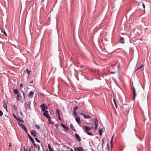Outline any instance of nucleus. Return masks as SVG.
Here are the masks:
<instances>
[{
	"label": "nucleus",
	"instance_id": "nucleus-59",
	"mask_svg": "<svg viewBox=\"0 0 151 151\" xmlns=\"http://www.w3.org/2000/svg\"><path fill=\"white\" fill-rule=\"evenodd\" d=\"M124 129L122 131V132H123V131H124Z\"/></svg>",
	"mask_w": 151,
	"mask_h": 151
},
{
	"label": "nucleus",
	"instance_id": "nucleus-57",
	"mask_svg": "<svg viewBox=\"0 0 151 151\" xmlns=\"http://www.w3.org/2000/svg\"><path fill=\"white\" fill-rule=\"evenodd\" d=\"M29 151H31L30 148L29 150Z\"/></svg>",
	"mask_w": 151,
	"mask_h": 151
},
{
	"label": "nucleus",
	"instance_id": "nucleus-64",
	"mask_svg": "<svg viewBox=\"0 0 151 151\" xmlns=\"http://www.w3.org/2000/svg\"><path fill=\"white\" fill-rule=\"evenodd\" d=\"M21 115H22V114L21 113Z\"/></svg>",
	"mask_w": 151,
	"mask_h": 151
},
{
	"label": "nucleus",
	"instance_id": "nucleus-58",
	"mask_svg": "<svg viewBox=\"0 0 151 151\" xmlns=\"http://www.w3.org/2000/svg\"><path fill=\"white\" fill-rule=\"evenodd\" d=\"M93 127H92L91 128V129H93Z\"/></svg>",
	"mask_w": 151,
	"mask_h": 151
},
{
	"label": "nucleus",
	"instance_id": "nucleus-47",
	"mask_svg": "<svg viewBox=\"0 0 151 151\" xmlns=\"http://www.w3.org/2000/svg\"><path fill=\"white\" fill-rule=\"evenodd\" d=\"M20 87L21 88H22L23 86V85L22 84H20Z\"/></svg>",
	"mask_w": 151,
	"mask_h": 151
},
{
	"label": "nucleus",
	"instance_id": "nucleus-12",
	"mask_svg": "<svg viewBox=\"0 0 151 151\" xmlns=\"http://www.w3.org/2000/svg\"><path fill=\"white\" fill-rule=\"evenodd\" d=\"M18 99V100H19V99H21L22 98V96H21V93L20 92H19L18 94H17V98Z\"/></svg>",
	"mask_w": 151,
	"mask_h": 151
},
{
	"label": "nucleus",
	"instance_id": "nucleus-45",
	"mask_svg": "<svg viewBox=\"0 0 151 151\" xmlns=\"http://www.w3.org/2000/svg\"><path fill=\"white\" fill-rule=\"evenodd\" d=\"M142 6H143V8L144 9H145V4L143 3L142 4Z\"/></svg>",
	"mask_w": 151,
	"mask_h": 151
},
{
	"label": "nucleus",
	"instance_id": "nucleus-44",
	"mask_svg": "<svg viewBox=\"0 0 151 151\" xmlns=\"http://www.w3.org/2000/svg\"><path fill=\"white\" fill-rule=\"evenodd\" d=\"M40 95L42 96L43 97H45V94L43 93H40Z\"/></svg>",
	"mask_w": 151,
	"mask_h": 151
},
{
	"label": "nucleus",
	"instance_id": "nucleus-63",
	"mask_svg": "<svg viewBox=\"0 0 151 151\" xmlns=\"http://www.w3.org/2000/svg\"><path fill=\"white\" fill-rule=\"evenodd\" d=\"M100 144V143H99V146Z\"/></svg>",
	"mask_w": 151,
	"mask_h": 151
},
{
	"label": "nucleus",
	"instance_id": "nucleus-5",
	"mask_svg": "<svg viewBox=\"0 0 151 151\" xmlns=\"http://www.w3.org/2000/svg\"><path fill=\"white\" fill-rule=\"evenodd\" d=\"M132 89H133V100H134L135 97L137 95L136 93V91H135V89L133 86V87H132Z\"/></svg>",
	"mask_w": 151,
	"mask_h": 151
},
{
	"label": "nucleus",
	"instance_id": "nucleus-8",
	"mask_svg": "<svg viewBox=\"0 0 151 151\" xmlns=\"http://www.w3.org/2000/svg\"><path fill=\"white\" fill-rule=\"evenodd\" d=\"M37 132L35 131V130H32L31 131V134L32 135L34 136L35 137H36L37 136Z\"/></svg>",
	"mask_w": 151,
	"mask_h": 151
},
{
	"label": "nucleus",
	"instance_id": "nucleus-51",
	"mask_svg": "<svg viewBox=\"0 0 151 151\" xmlns=\"http://www.w3.org/2000/svg\"><path fill=\"white\" fill-rule=\"evenodd\" d=\"M12 146V145H11L10 143H9V147H11Z\"/></svg>",
	"mask_w": 151,
	"mask_h": 151
},
{
	"label": "nucleus",
	"instance_id": "nucleus-25",
	"mask_svg": "<svg viewBox=\"0 0 151 151\" xmlns=\"http://www.w3.org/2000/svg\"><path fill=\"white\" fill-rule=\"evenodd\" d=\"M48 147L50 151H53L52 150V149L51 148V146L50 144H48Z\"/></svg>",
	"mask_w": 151,
	"mask_h": 151
},
{
	"label": "nucleus",
	"instance_id": "nucleus-16",
	"mask_svg": "<svg viewBox=\"0 0 151 151\" xmlns=\"http://www.w3.org/2000/svg\"><path fill=\"white\" fill-rule=\"evenodd\" d=\"M70 127L71 129H72L73 131L76 132V130L73 124L71 123L70 124Z\"/></svg>",
	"mask_w": 151,
	"mask_h": 151
},
{
	"label": "nucleus",
	"instance_id": "nucleus-22",
	"mask_svg": "<svg viewBox=\"0 0 151 151\" xmlns=\"http://www.w3.org/2000/svg\"><path fill=\"white\" fill-rule=\"evenodd\" d=\"M102 129L101 128L100 129H99V134L100 136H101L102 135Z\"/></svg>",
	"mask_w": 151,
	"mask_h": 151
},
{
	"label": "nucleus",
	"instance_id": "nucleus-14",
	"mask_svg": "<svg viewBox=\"0 0 151 151\" xmlns=\"http://www.w3.org/2000/svg\"><path fill=\"white\" fill-rule=\"evenodd\" d=\"M119 42L122 44H124L125 42L123 37H121L119 40Z\"/></svg>",
	"mask_w": 151,
	"mask_h": 151
},
{
	"label": "nucleus",
	"instance_id": "nucleus-61",
	"mask_svg": "<svg viewBox=\"0 0 151 151\" xmlns=\"http://www.w3.org/2000/svg\"><path fill=\"white\" fill-rule=\"evenodd\" d=\"M122 34H123V35H124V33H122Z\"/></svg>",
	"mask_w": 151,
	"mask_h": 151
},
{
	"label": "nucleus",
	"instance_id": "nucleus-13",
	"mask_svg": "<svg viewBox=\"0 0 151 151\" xmlns=\"http://www.w3.org/2000/svg\"><path fill=\"white\" fill-rule=\"evenodd\" d=\"M61 126L63 128L67 129V130H69V128L68 127L65 126L64 124H61Z\"/></svg>",
	"mask_w": 151,
	"mask_h": 151
},
{
	"label": "nucleus",
	"instance_id": "nucleus-20",
	"mask_svg": "<svg viewBox=\"0 0 151 151\" xmlns=\"http://www.w3.org/2000/svg\"><path fill=\"white\" fill-rule=\"evenodd\" d=\"M84 117L85 119H89V118H91V117L89 115H86L85 114L83 116Z\"/></svg>",
	"mask_w": 151,
	"mask_h": 151
},
{
	"label": "nucleus",
	"instance_id": "nucleus-36",
	"mask_svg": "<svg viewBox=\"0 0 151 151\" xmlns=\"http://www.w3.org/2000/svg\"><path fill=\"white\" fill-rule=\"evenodd\" d=\"M144 65H141L139 67H138L136 70V71L138 70L139 69L142 68Z\"/></svg>",
	"mask_w": 151,
	"mask_h": 151
},
{
	"label": "nucleus",
	"instance_id": "nucleus-31",
	"mask_svg": "<svg viewBox=\"0 0 151 151\" xmlns=\"http://www.w3.org/2000/svg\"><path fill=\"white\" fill-rule=\"evenodd\" d=\"M35 127L38 129H40V127L39 125L38 124H36L35 125Z\"/></svg>",
	"mask_w": 151,
	"mask_h": 151
},
{
	"label": "nucleus",
	"instance_id": "nucleus-10",
	"mask_svg": "<svg viewBox=\"0 0 151 151\" xmlns=\"http://www.w3.org/2000/svg\"><path fill=\"white\" fill-rule=\"evenodd\" d=\"M27 135L29 137L30 140L32 142V143H34V142L35 141L34 139L30 135L28 134L27 133Z\"/></svg>",
	"mask_w": 151,
	"mask_h": 151
},
{
	"label": "nucleus",
	"instance_id": "nucleus-62",
	"mask_svg": "<svg viewBox=\"0 0 151 151\" xmlns=\"http://www.w3.org/2000/svg\"><path fill=\"white\" fill-rule=\"evenodd\" d=\"M67 147V149H68V147Z\"/></svg>",
	"mask_w": 151,
	"mask_h": 151
},
{
	"label": "nucleus",
	"instance_id": "nucleus-55",
	"mask_svg": "<svg viewBox=\"0 0 151 151\" xmlns=\"http://www.w3.org/2000/svg\"><path fill=\"white\" fill-rule=\"evenodd\" d=\"M127 105V104H124L123 106V108H124V105Z\"/></svg>",
	"mask_w": 151,
	"mask_h": 151
},
{
	"label": "nucleus",
	"instance_id": "nucleus-27",
	"mask_svg": "<svg viewBox=\"0 0 151 151\" xmlns=\"http://www.w3.org/2000/svg\"><path fill=\"white\" fill-rule=\"evenodd\" d=\"M26 71L28 75H29L31 72V71L29 70L28 68H26Z\"/></svg>",
	"mask_w": 151,
	"mask_h": 151
},
{
	"label": "nucleus",
	"instance_id": "nucleus-38",
	"mask_svg": "<svg viewBox=\"0 0 151 151\" xmlns=\"http://www.w3.org/2000/svg\"><path fill=\"white\" fill-rule=\"evenodd\" d=\"M56 113H58V114H60V110L59 109H57L56 110Z\"/></svg>",
	"mask_w": 151,
	"mask_h": 151
},
{
	"label": "nucleus",
	"instance_id": "nucleus-48",
	"mask_svg": "<svg viewBox=\"0 0 151 151\" xmlns=\"http://www.w3.org/2000/svg\"><path fill=\"white\" fill-rule=\"evenodd\" d=\"M24 151H27V149H25L24 147Z\"/></svg>",
	"mask_w": 151,
	"mask_h": 151
},
{
	"label": "nucleus",
	"instance_id": "nucleus-7",
	"mask_svg": "<svg viewBox=\"0 0 151 151\" xmlns=\"http://www.w3.org/2000/svg\"><path fill=\"white\" fill-rule=\"evenodd\" d=\"M75 137L79 141H81V138L79 135L77 133H76L75 134Z\"/></svg>",
	"mask_w": 151,
	"mask_h": 151
},
{
	"label": "nucleus",
	"instance_id": "nucleus-33",
	"mask_svg": "<svg viewBox=\"0 0 151 151\" xmlns=\"http://www.w3.org/2000/svg\"><path fill=\"white\" fill-rule=\"evenodd\" d=\"M32 143L33 144L34 147L36 148H37V145L35 143V142L34 141V143Z\"/></svg>",
	"mask_w": 151,
	"mask_h": 151
},
{
	"label": "nucleus",
	"instance_id": "nucleus-15",
	"mask_svg": "<svg viewBox=\"0 0 151 151\" xmlns=\"http://www.w3.org/2000/svg\"><path fill=\"white\" fill-rule=\"evenodd\" d=\"M76 120L78 124H79L81 123V122L79 117H76Z\"/></svg>",
	"mask_w": 151,
	"mask_h": 151
},
{
	"label": "nucleus",
	"instance_id": "nucleus-28",
	"mask_svg": "<svg viewBox=\"0 0 151 151\" xmlns=\"http://www.w3.org/2000/svg\"><path fill=\"white\" fill-rule=\"evenodd\" d=\"M74 70L75 72H76L80 74H81V70H76V69H75V68L74 69Z\"/></svg>",
	"mask_w": 151,
	"mask_h": 151
},
{
	"label": "nucleus",
	"instance_id": "nucleus-41",
	"mask_svg": "<svg viewBox=\"0 0 151 151\" xmlns=\"http://www.w3.org/2000/svg\"><path fill=\"white\" fill-rule=\"evenodd\" d=\"M98 125H95V129L96 130L98 128Z\"/></svg>",
	"mask_w": 151,
	"mask_h": 151
},
{
	"label": "nucleus",
	"instance_id": "nucleus-30",
	"mask_svg": "<svg viewBox=\"0 0 151 151\" xmlns=\"http://www.w3.org/2000/svg\"><path fill=\"white\" fill-rule=\"evenodd\" d=\"M58 119L60 121H61V117L60 116V114H58Z\"/></svg>",
	"mask_w": 151,
	"mask_h": 151
},
{
	"label": "nucleus",
	"instance_id": "nucleus-24",
	"mask_svg": "<svg viewBox=\"0 0 151 151\" xmlns=\"http://www.w3.org/2000/svg\"><path fill=\"white\" fill-rule=\"evenodd\" d=\"M21 91L23 93L24 99H25L27 97L26 93L25 92H24L23 91H22V90H21Z\"/></svg>",
	"mask_w": 151,
	"mask_h": 151
},
{
	"label": "nucleus",
	"instance_id": "nucleus-4",
	"mask_svg": "<svg viewBox=\"0 0 151 151\" xmlns=\"http://www.w3.org/2000/svg\"><path fill=\"white\" fill-rule=\"evenodd\" d=\"M7 103L5 102V100H4L3 102V107L6 110V111L8 112V111L7 110Z\"/></svg>",
	"mask_w": 151,
	"mask_h": 151
},
{
	"label": "nucleus",
	"instance_id": "nucleus-37",
	"mask_svg": "<svg viewBox=\"0 0 151 151\" xmlns=\"http://www.w3.org/2000/svg\"><path fill=\"white\" fill-rule=\"evenodd\" d=\"M86 133L87 134H88V135H89L93 136L92 133H90L88 132H86Z\"/></svg>",
	"mask_w": 151,
	"mask_h": 151
},
{
	"label": "nucleus",
	"instance_id": "nucleus-52",
	"mask_svg": "<svg viewBox=\"0 0 151 151\" xmlns=\"http://www.w3.org/2000/svg\"><path fill=\"white\" fill-rule=\"evenodd\" d=\"M115 73V72L113 71V72H111L110 73L111 74H114Z\"/></svg>",
	"mask_w": 151,
	"mask_h": 151
},
{
	"label": "nucleus",
	"instance_id": "nucleus-39",
	"mask_svg": "<svg viewBox=\"0 0 151 151\" xmlns=\"http://www.w3.org/2000/svg\"><path fill=\"white\" fill-rule=\"evenodd\" d=\"M3 115V113L2 111L0 110V116H1Z\"/></svg>",
	"mask_w": 151,
	"mask_h": 151
},
{
	"label": "nucleus",
	"instance_id": "nucleus-19",
	"mask_svg": "<svg viewBox=\"0 0 151 151\" xmlns=\"http://www.w3.org/2000/svg\"><path fill=\"white\" fill-rule=\"evenodd\" d=\"M114 134L112 135L111 138V141H110V144H111V147H112L113 140L114 137Z\"/></svg>",
	"mask_w": 151,
	"mask_h": 151
},
{
	"label": "nucleus",
	"instance_id": "nucleus-60",
	"mask_svg": "<svg viewBox=\"0 0 151 151\" xmlns=\"http://www.w3.org/2000/svg\"><path fill=\"white\" fill-rule=\"evenodd\" d=\"M142 138H140V140H142Z\"/></svg>",
	"mask_w": 151,
	"mask_h": 151
},
{
	"label": "nucleus",
	"instance_id": "nucleus-17",
	"mask_svg": "<svg viewBox=\"0 0 151 151\" xmlns=\"http://www.w3.org/2000/svg\"><path fill=\"white\" fill-rule=\"evenodd\" d=\"M11 106H12V108L15 111H16L17 110V107L16 106H15V105H11Z\"/></svg>",
	"mask_w": 151,
	"mask_h": 151
},
{
	"label": "nucleus",
	"instance_id": "nucleus-53",
	"mask_svg": "<svg viewBox=\"0 0 151 151\" xmlns=\"http://www.w3.org/2000/svg\"><path fill=\"white\" fill-rule=\"evenodd\" d=\"M33 81H30V82L29 83H30V84H31V83H33Z\"/></svg>",
	"mask_w": 151,
	"mask_h": 151
},
{
	"label": "nucleus",
	"instance_id": "nucleus-1",
	"mask_svg": "<svg viewBox=\"0 0 151 151\" xmlns=\"http://www.w3.org/2000/svg\"><path fill=\"white\" fill-rule=\"evenodd\" d=\"M40 107L42 108L41 111L43 112V114L44 116L47 119L49 122L50 123L51 121V118L49 115L48 111L46 110L48 108L47 105L45 104H42Z\"/></svg>",
	"mask_w": 151,
	"mask_h": 151
},
{
	"label": "nucleus",
	"instance_id": "nucleus-23",
	"mask_svg": "<svg viewBox=\"0 0 151 151\" xmlns=\"http://www.w3.org/2000/svg\"><path fill=\"white\" fill-rule=\"evenodd\" d=\"M14 92L15 94H18L19 92L17 89H14Z\"/></svg>",
	"mask_w": 151,
	"mask_h": 151
},
{
	"label": "nucleus",
	"instance_id": "nucleus-6",
	"mask_svg": "<svg viewBox=\"0 0 151 151\" xmlns=\"http://www.w3.org/2000/svg\"><path fill=\"white\" fill-rule=\"evenodd\" d=\"M34 93V92L33 91H30L29 92V94H28V97L30 98H32L33 96Z\"/></svg>",
	"mask_w": 151,
	"mask_h": 151
},
{
	"label": "nucleus",
	"instance_id": "nucleus-35",
	"mask_svg": "<svg viewBox=\"0 0 151 151\" xmlns=\"http://www.w3.org/2000/svg\"><path fill=\"white\" fill-rule=\"evenodd\" d=\"M73 114H74V115L75 116H76V117L77 116H78L77 114L76 111H73Z\"/></svg>",
	"mask_w": 151,
	"mask_h": 151
},
{
	"label": "nucleus",
	"instance_id": "nucleus-49",
	"mask_svg": "<svg viewBox=\"0 0 151 151\" xmlns=\"http://www.w3.org/2000/svg\"><path fill=\"white\" fill-rule=\"evenodd\" d=\"M59 125L58 124H55V126L56 127H58L59 126Z\"/></svg>",
	"mask_w": 151,
	"mask_h": 151
},
{
	"label": "nucleus",
	"instance_id": "nucleus-43",
	"mask_svg": "<svg viewBox=\"0 0 151 151\" xmlns=\"http://www.w3.org/2000/svg\"><path fill=\"white\" fill-rule=\"evenodd\" d=\"M37 148V149L38 151H39V150L40 149V146L38 145Z\"/></svg>",
	"mask_w": 151,
	"mask_h": 151
},
{
	"label": "nucleus",
	"instance_id": "nucleus-32",
	"mask_svg": "<svg viewBox=\"0 0 151 151\" xmlns=\"http://www.w3.org/2000/svg\"><path fill=\"white\" fill-rule=\"evenodd\" d=\"M35 140L38 143H40V140L37 138L35 137Z\"/></svg>",
	"mask_w": 151,
	"mask_h": 151
},
{
	"label": "nucleus",
	"instance_id": "nucleus-40",
	"mask_svg": "<svg viewBox=\"0 0 151 151\" xmlns=\"http://www.w3.org/2000/svg\"><path fill=\"white\" fill-rule=\"evenodd\" d=\"M12 115L14 118L16 119L17 118V117L16 115L14 114H12Z\"/></svg>",
	"mask_w": 151,
	"mask_h": 151
},
{
	"label": "nucleus",
	"instance_id": "nucleus-26",
	"mask_svg": "<svg viewBox=\"0 0 151 151\" xmlns=\"http://www.w3.org/2000/svg\"><path fill=\"white\" fill-rule=\"evenodd\" d=\"M78 106H75L73 108V111H76L78 109Z\"/></svg>",
	"mask_w": 151,
	"mask_h": 151
},
{
	"label": "nucleus",
	"instance_id": "nucleus-2",
	"mask_svg": "<svg viewBox=\"0 0 151 151\" xmlns=\"http://www.w3.org/2000/svg\"><path fill=\"white\" fill-rule=\"evenodd\" d=\"M31 103V101L25 102L24 106L26 110L27 109L31 110V109L30 107Z\"/></svg>",
	"mask_w": 151,
	"mask_h": 151
},
{
	"label": "nucleus",
	"instance_id": "nucleus-9",
	"mask_svg": "<svg viewBox=\"0 0 151 151\" xmlns=\"http://www.w3.org/2000/svg\"><path fill=\"white\" fill-rule=\"evenodd\" d=\"M78 151H83V148L81 147H76L74 148Z\"/></svg>",
	"mask_w": 151,
	"mask_h": 151
},
{
	"label": "nucleus",
	"instance_id": "nucleus-11",
	"mask_svg": "<svg viewBox=\"0 0 151 151\" xmlns=\"http://www.w3.org/2000/svg\"><path fill=\"white\" fill-rule=\"evenodd\" d=\"M84 127L87 132H88V131L90 130L91 129V127H88L86 126H84Z\"/></svg>",
	"mask_w": 151,
	"mask_h": 151
},
{
	"label": "nucleus",
	"instance_id": "nucleus-54",
	"mask_svg": "<svg viewBox=\"0 0 151 151\" xmlns=\"http://www.w3.org/2000/svg\"><path fill=\"white\" fill-rule=\"evenodd\" d=\"M107 147H108V150H109V147H108L109 145H108V144H107Z\"/></svg>",
	"mask_w": 151,
	"mask_h": 151
},
{
	"label": "nucleus",
	"instance_id": "nucleus-56",
	"mask_svg": "<svg viewBox=\"0 0 151 151\" xmlns=\"http://www.w3.org/2000/svg\"><path fill=\"white\" fill-rule=\"evenodd\" d=\"M70 151H73V149L72 148H71L70 149Z\"/></svg>",
	"mask_w": 151,
	"mask_h": 151
},
{
	"label": "nucleus",
	"instance_id": "nucleus-3",
	"mask_svg": "<svg viewBox=\"0 0 151 151\" xmlns=\"http://www.w3.org/2000/svg\"><path fill=\"white\" fill-rule=\"evenodd\" d=\"M18 124L20 126V127L21 128H22V129L24 130V131L27 134L28 133V132L27 131V129L26 127L23 124H22L19 122L18 123Z\"/></svg>",
	"mask_w": 151,
	"mask_h": 151
},
{
	"label": "nucleus",
	"instance_id": "nucleus-46",
	"mask_svg": "<svg viewBox=\"0 0 151 151\" xmlns=\"http://www.w3.org/2000/svg\"><path fill=\"white\" fill-rule=\"evenodd\" d=\"M80 115H82L83 116L85 114L83 113L82 112H81L80 113Z\"/></svg>",
	"mask_w": 151,
	"mask_h": 151
},
{
	"label": "nucleus",
	"instance_id": "nucleus-21",
	"mask_svg": "<svg viewBox=\"0 0 151 151\" xmlns=\"http://www.w3.org/2000/svg\"><path fill=\"white\" fill-rule=\"evenodd\" d=\"M16 119L18 121L21 122L23 123L24 122V121L22 119H20L19 118L17 117V118H16Z\"/></svg>",
	"mask_w": 151,
	"mask_h": 151
},
{
	"label": "nucleus",
	"instance_id": "nucleus-18",
	"mask_svg": "<svg viewBox=\"0 0 151 151\" xmlns=\"http://www.w3.org/2000/svg\"><path fill=\"white\" fill-rule=\"evenodd\" d=\"M93 120L94 122L95 125H98V120L96 118L94 119Z\"/></svg>",
	"mask_w": 151,
	"mask_h": 151
},
{
	"label": "nucleus",
	"instance_id": "nucleus-42",
	"mask_svg": "<svg viewBox=\"0 0 151 151\" xmlns=\"http://www.w3.org/2000/svg\"><path fill=\"white\" fill-rule=\"evenodd\" d=\"M80 67L81 68H83L84 67V65H81L80 66Z\"/></svg>",
	"mask_w": 151,
	"mask_h": 151
},
{
	"label": "nucleus",
	"instance_id": "nucleus-50",
	"mask_svg": "<svg viewBox=\"0 0 151 151\" xmlns=\"http://www.w3.org/2000/svg\"><path fill=\"white\" fill-rule=\"evenodd\" d=\"M4 34L5 35H7V34H6V32H5V31L4 30Z\"/></svg>",
	"mask_w": 151,
	"mask_h": 151
},
{
	"label": "nucleus",
	"instance_id": "nucleus-29",
	"mask_svg": "<svg viewBox=\"0 0 151 151\" xmlns=\"http://www.w3.org/2000/svg\"><path fill=\"white\" fill-rule=\"evenodd\" d=\"M113 101H114V104L116 108H117V104H116V101L114 99H113Z\"/></svg>",
	"mask_w": 151,
	"mask_h": 151
},
{
	"label": "nucleus",
	"instance_id": "nucleus-34",
	"mask_svg": "<svg viewBox=\"0 0 151 151\" xmlns=\"http://www.w3.org/2000/svg\"><path fill=\"white\" fill-rule=\"evenodd\" d=\"M102 143L101 144L102 148H103V145L104 142V140L103 138L102 139Z\"/></svg>",
	"mask_w": 151,
	"mask_h": 151
}]
</instances>
